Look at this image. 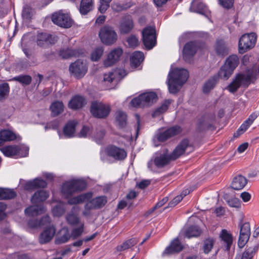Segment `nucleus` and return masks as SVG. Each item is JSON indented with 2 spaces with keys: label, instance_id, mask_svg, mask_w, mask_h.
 I'll use <instances>...</instances> for the list:
<instances>
[{
  "label": "nucleus",
  "instance_id": "obj_32",
  "mask_svg": "<svg viewBox=\"0 0 259 259\" xmlns=\"http://www.w3.org/2000/svg\"><path fill=\"white\" fill-rule=\"evenodd\" d=\"M144 54L140 51L134 52L130 58L131 66L133 67H138L144 60Z\"/></svg>",
  "mask_w": 259,
  "mask_h": 259
},
{
  "label": "nucleus",
  "instance_id": "obj_7",
  "mask_svg": "<svg viewBox=\"0 0 259 259\" xmlns=\"http://www.w3.org/2000/svg\"><path fill=\"white\" fill-rule=\"evenodd\" d=\"M110 110L109 105L98 101L93 102L90 107L91 113L98 118H106L109 115Z\"/></svg>",
  "mask_w": 259,
  "mask_h": 259
},
{
  "label": "nucleus",
  "instance_id": "obj_52",
  "mask_svg": "<svg viewBox=\"0 0 259 259\" xmlns=\"http://www.w3.org/2000/svg\"><path fill=\"white\" fill-rule=\"evenodd\" d=\"M2 151L5 155L10 157L16 154V147L15 146H8L4 147Z\"/></svg>",
  "mask_w": 259,
  "mask_h": 259
},
{
  "label": "nucleus",
  "instance_id": "obj_50",
  "mask_svg": "<svg viewBox=\"0 0 259 259\" xmlns=\"http://www.w3.org/2000/svg\"><path fill=\"white\" fill-rule=\"evenodd\" d=\"M112 0H99V6L98 7L99 11L104 14L110 7V4Z\"/></svg>",
  "mask_w": 259,
  "mask_h": 259
},
{
  "label": "nucleus",
  "instance_id": "obj_31",
  "mask_svg": "<svg viewBox=\"0 0 259 259\" xmlns=\"http://www.w3.org/2000/svg\"><path fill=\"white\" fill-rule=\"evenodd\" d=\"M77 122L74 120L69 121L64 126L63 134L67 138L73 137L76 130Z\"/></svg>",
  "mask_w": 259,
  "mask_h": 259
},
{
  "label": "nucleus",
  "instance_id": "obj_30",
  "mask_svg": "<svg viewBox=\"0 0 259 259\" xmlns=\"http://www.w3.org/2000/svg\"><path fill=\"white\" fill-rule=\"evenodd\" d=\"M49 197V192L44 190L36 191L31 198L32 203H36L45 201Z\"/></svg>",
  "mask_w": 259,
  "mask_h": 259
},
{
  "label": "nucleus",
  "instance_id": "obj_62",
  "mask_svg": "<svg viewBox=\"0 0 259 259\" xmlns=\"http://www.w3.org/2000/svg\"><path fill=\"white\" fill-rule=\"evenodd\" d=\"M35 188H46L47 186V183L46 181L41 178H35L34 179Z\"/></svg>",
  "mask_w": 259,
  "mask_h": 259
},
{
  "label": "nucleus",
  "instance_id": "obj_58",
  "mask_svg": "<svg viewBox=\"0 0 259 259\" xmlns=\"http://www.w3.org/2000/svg\"><path fill=\"white\" fill-rule=\"evenodd\" d=\"M32 80V78L30 75H24L17 76V81L21 83L23 85H29Z\"/></svg>",
  "mask_w": 259,
  "mask_h": 259
},
{
  "label": "nucleus",
  "instance_id": "obj_46",
  "mask_svg": "<svg viewBox=\"0 0 259 259\" xmlns=\"http://www.w3.org/2000/svg\"><path fill=\"white\" fill-rule=\"evenodd\" d=\"M258 250L257 246L247 248L242 253L241 259H251Z\"/></svg>",
  "mask_w": 259,
  "mask_h": 259
},
{
  "label": "nucleus",
  "instance_id": "obj_9",
  "mask_svg": "<svg viewBox=\"0 0 259 259\" xmlns=\"http://www.w3.org/2000/svg\"><path fill=\"white\" fill-rule=\"evenodd\" d=\"M142 39L145 48L148 50L152 49L156 45V37L154 28L148 26L142 32Z\"/></svg>",
  "mask_w": 259,
  "mask_h": 259
},
{
  "label": "nucleus",
  "instance_id": "obj_28",
  "mask_svg": "<svg viewBox=\"0 0 259 259\" xmlns=\"http://www.w3.org/2000/svg\"><path fill=\"white\" fill-rule=\"evenodd\" d=\"M71 238V235L69 229L67 227L62 228L60 234L58 235L55 240L56 244H61L67 242Z\"/></svg>",
  "mask_w": 259,
  "mask_h": 259
},
{
  "label": "nucleus",
  "instance_id": "obj_21",
  "mask_svg": "<svg viewBox=\"0 0 259 259\" xmlns=\"http://www.w3.org/2000/svg\"><path fill=\"white\" fill-rule=\"evenodd\" d=\"M189 146V141L187 139H183L170 154L172 160H175L183 155Z\"/></svg>",
  "mask_w": 259,
  "mask_h": 259
},
{
  "label": "nucleus",
  "instance_id": "obj_33",
  "mask_svg": "<svg viewBox=\"0 0 259 259\" xmlns=\"http://www.w3.org/2000/svg\"><path fill=\"white\" fill-rule=\"evenodd\" d=\"M138 242L139 239L137 238H133L128 239L121 244L118 245L116 247V250L119 252L124 251L134 246Z\"/></svg>",
  "mask_w": 259,
  "mask_h": 259
},
{
  "label": "nucleus",
  "instance_id": "obj_43",
  "mask_svg": "<svg viewBox=\"0 0 259 259\" xmlns=\"http://www.w3.org/2000/svg\"><path fill=\"white\" fill-rule=\"evenodd\" d=\"M66 220L67 223L71 226L80 225V219L77 214H74L73 211L68 213L66 215Z\"/></svg>",
  "mask_w": 259,
  "mask_h": 259
},
{
  "label": "nucleus",
  "instance_id": "obj_24",
  "mask_svg": "<svg viewBox=\"0 0 259 259\" xmlns=\"http://www.w3.org/2000/svg\"><path fill=\"white\" fill-rule=\"evenodd\" d=\"M215 121V115L212 114L210 116L204 115L200 120L198 126L200 131L208 129L213 126Z\"/></svg>",
  "mask_w": 259,
  "mask_h": 259
},
{
  "label": "nucleus",
  "instance_id": "obj_2",
  "mask_svg": "<svg viewBox=\"0 0 259 259\" xmlns=\"http://www.w3.org/2000/svg\"><path fill=\"white\" fill-rule=\"evenodd\" d=\"M87 188L86 182L79 179H72L63 183L61 192L63 196L66 199L71 197L76 193L80 192Z\"/></svg>",
  "mask_w": 259,
  "mask_h": 259
},
{
  "label": "nucleus",
  "instance_id": "obj_1",
  "mask_svg": "<svg viewBox=\"0 0 259 259\" xmlns=\"http://www.w3.org/2000/svg\"><path fill=\"white\" fill-rule=\"evenodd\" d=\"M189 77L187 70L183 68H175L170 71L167 76V85L169 92L176 94L186 82Z\"/></svg>",
  "mask_w": 259,
  "mask_h": 259
},
{
  "label": "nucleus",
  "instance_id": "obj_18",
  "mask_svg": "<svg viewBox=\"0 0 259 259\" xmlns=\"http://www.w3.org/2000/svg\"><path fill=\"white\" fill-rule=\"evenodd\" d=\"M190 10L191 12L199 13L209 18L210 16V12L207 7L201 1V0H193L191 3Z\"/></svg>",
  "mask_w": 259,
  "mask_h": 259
},
{
  "label": "nucleus",
  "instance_id": "obj_15",
  "mask_svg": "<svg viewBox=\"0 0 259 259\" xmlns=\"http://www.w3.org/2000/svg\"><path fill=\"white\" fill-rule=\"evenodd\" d=\"M107 155L114 159L121 161L125 159L127 153L124 149L114 145L109 146L106 149Z\"/></svg>",
  "mask_w": 259,
  "mask_h": 259
},
{
  "label": "nucleus",
  "instance_id": "obj_39",
  "mask_svg": "<svg viewBox=\"0 0 259 259\" xmlns=\"http://www.w3.org/2000/svg\"><path fill=\"white\" fill-rule=\"evenodd\" d=\"M95 209H100L104 206L107 202V198L105 196L96 197L91 200Z\"/></svg>",
  "mask_w": 259,
  "mask_h": 259
},
{
  "label": "nucleus",
  "instance_id": "obj_59",
  "mask_svg": "<svg viewBox=\"0 0 259 259\" xmlns=\"http://www.w3.org/2000/svg\"><path fill=\"white\" fill-rule=\"evenodd\" d=\"M92 209H95L91 201H90L85 204L84 206V210L82 212V214L86 217H90L92 214L91 210Z\"/></svg>",
  "mask_w": 259,
  "mask_h": 259
},
{
  "label": "nucleus",
  "instance_id": "obj_60",
  "mask_svg": "<svg viewBox=\"0 0 259 259\" xmlns=\"http://www.w3.org/2000/svg\"><path fill=\"white\" fill-rule=\"evenodd\" d=\"M64 212L65 209L63 207L60 205L55 206L52 209V213L53 215L56 217H60L62 215Z\"/></svg>",
  "mask_w": 259,
  "mask_h": 259
},
{
  "label": "nucleus",
  "instance_id": "obj_57",
  "mask_svg": "<svg viewBox=\"0 0 259 259\" xmlns=\"http://www.w3.org/2000/svg\"><path fill=\"white\" fill-rule=\"evenodd\" d=\"M249 236H250L246 235L245 234L240 233L238 241V245L239 248H242L245 246L246 243L248 241Z\"/></svg>",
  "mask_w": 259,
  "mask_h": 259
},
{
  "label": "nucleus",
  "instance_id": "obj_63",
  "mask_svg": "<svg viewBox=\"0 0 259 259\" xmlns=\"http://www.w3.org/2000/svg\"><path fill=\"white\" fill-rule=\"evenodd\" d=\"M240 233L245 234L246 235L250 236V225L248 223H245L241 226Z\"/></svg>",
  "mask_w": 259,
  "mask_h": 259
},
{
  "label": "nucleus",
  "instance_id": "obj_16",
  "mask_svg": "<svg viewBox=\"0 0 259 259\" xmlns=\"http://www.w3.org/2000/svg\"><path fill=\"white\" fill-rule=\"evenodd\" d=\"M156 155L154 159V163L158 168L163 167L167 165L170 160H172L167 149H164L162 152L156 153Z\"/></svg>",
  "mask_w": 259,
  "mask_h": 259
},
{
  "label": "nucleus",
  "instance_id": "obj_25",
  "mask_svg": "<svg viewBox=\"0 0 259 259\" xmlns=\"http://www.w3.org/2000/svg\"><path fill=\"white\" fill-rule=\"evenodd\" d=\"M45 211L46 208L43 205H35L27 207L24 212L28 217H35L44 213Z\"/></svg>",
  "mask_w": 259,
  "mask_h": 259
},
{
  "label": "nucleus",
  "instance_id": "obj_3",
  "mask_svg": "<svg viewBox=\"0 0 259 259\" xmlns=\"http://www.w3.org/2000/svg\"><path fill=\"white\" fill-rule=\"evenodd\" d=\"M253 74L252 71L247 73H237L226 89L231 93H235L241 86L248 87L250 84Z\"/></svg>",
  "mask_w": 259,
  "mask_h": 259
},
{
  "label": "nucleus",
  "instance_id": "obj_37",
  "mask_svg": "<svg viewBox=\"0 0 259 259\" xmlns=\"http://www.w3.org/2000/svg\"><path fill=\"white\" fill-rule=\"evenodd\" d=\"M15 135L9 130H2L0 131V146L6 142L14 140Z\"/></svg>",
  "mask_w": 259,
  "mask_h": 259
},
{
  "label": "nucleus",
  "instance_id": "obj_61",
  "mask_svg": "<svg viewBox=\"0 0 259 259\" xmlns=\"http://www.w3.org/2000/svg\"><path fill=\"white\" fill-rule=\"evenodd\" d=\"M105 135V131L104 130H101L97 132L94 137L96 142L98 144H101Z\"/></svg>",
  "mask_w": 259,
  "mask_h": 259
},
{
  "label": "nucleus",
  "instance_id": "obj_6",
  "mask_svg": "<svg viewBox=\"0 0 259 259\" xmlns=\"http://www.w3.org/2000/svg\"><path fill=\"white\" fill-rule=\"evenodd\" d=\"M256 41L255 33L245 34L242 35L238 42V51L240 54H244L253 48Z\"/></svg>",
  "mask_w": 259,
  "mask_h": 259
},
{
  "label": "nucleus",
  "instance_id": "obj_41",
  "mask_svg": "<svg viewBox=\"0 0 259 259\" xmlns=\"http://www.w3.org/2000/svg\"><path fill=\"white\" fill-rule=\"evenodd\" d=\"M78 51L76 50L71 49H66L60 50L59 56L63 59H69L72 57L78 56Z\"/></svg>",
  "mask_w": 259,
  "mask_h": 259
},
{
  "label": "nucleus",
  "instance_id": "obj_10",
  "mask_svg": "<svg viewBox=\"0 0 259 259\" xmlns=\"http://www.w3.org/2000/svg\"><path fill=\"white\" fill-rule=\"evenodd\" d=\"M51 19L55 24L63 28L70 27L73 23L70 16L68 14L63 13L62 11L54 13Z\"/></svg>",
  "mask_w": 259,
  "mask_h": 259
},
{
  "label": "nucleus",
  "instance_id": "obj_4",
  "mask_svg": "<svg viewBox=\"0 0 259 259\" xmlns=\"http://www.w3.org/2000/svg\"><path fill=\"white\" fill-rule=\"evenodd\" d=\"M239 63V59L237 55H232L229 56L218 71V75L219 77L224 80H227L233 74Z\"/></svg>",
  "mask_w": 259,
  "mask_h": 259
},
{
  "label": "nucleus",
  "instance_id": "obj_19",
  "mask_svg": "<svg viewBox=\"0 0 259 259\" xmlns=\"http://www.w3.org/2000/svg\"><path fill=\"white\" fill-rule=\"evenodd\" d=\"M134 27V23L132 16L125 15L123 16L119 23V30L121 34L130 33Z\"/></svg>",
  "mask_w": 259,
  "mask_h": 259
},
{
  "label": "nucleus",
  "instance_id": "obj_20",
  "mask_svg": "<svg viewBox=\"0 0 259 259\" xmlns=\"http://www.w3.org/2000/svg\"><path fill=\"white\" fill-rule=\"evenodd\" d=\"M183 248L179 239L176 238L170 242L168 246L166 247L162 255L165 256L175 253H178L181 252L183 249Z\"/></svg>",
  "mask_w": 259,
  "mask_h": 259
},
{
  "label": "nucleus",
  "instance_id": "obj_44",
  "mask_svg": "<svg viewBox=\"0 0 259 259\" xmlns=\"http://www.w3.org/2000/svg\"><path fill=\"white\" fill-rule=\"evenodd\" d=\"M116 120L120 128L124 127L126 124V115L121 111H117L116 112Z\"/></svg>",
  "mask_w": 259,
  "mask_h": 259
},
{
  "label": "nucleus",
  "instance_id": "obj_38",
  "mask_svg": "<svg viewBox=\"0 0 259 259\" xmlns=\"http://www.w3.org/2000/svg\"><path fill=\"white\" fill-rule=\"evenodd\" d=\"M201 230L197 226H191L188 227L185 232V236L188 238L197 237L200 235Z\"/></svg>",
  "mask_w": 259,
  "mask_h": 259
},
{
  "label": "nucleus",
  "instance_id": "obj_64",
  "mask_svg": "<svg viewBox=\"0 0 259 259\" xmlns=\"http://www.w3.org/2000/svg\"><path fill=\"white\" fill-rule=\"evenodd\" d=\"M228 205L233 207L238 208L240 206L241 203L239 199L236 198H232L228 201Z\"/></svg>",
  "mask_w": 259,
  "mask_h": 259
},
{
  "label": "nucleus",
  "instance_id": "obj_14",
  "mask_svg": "<svg viewBox=\"0 0 259 259\" xmlns=\"http://www.w3.org/2000/svg\"><path fill=\"white\" fill-rule=\"evenodd\" d=\"M57 37L47 33H39L37 36L36 42L42 48L48 47L50 45H54L57 41Z\"/></svg>",
  "mask_w": 259,
  "mask_h": 259
},
{
  "label": "nucleus",
  "instance_id": "obj_5",
  "mask_svg": "<svg viewBox=\"0 0 259 259\" xmlns=\"http://www.w3.org/2000/svg\"><path fill=\"white\" fill-rule=\"evenodd\" d=\"M157 99V95L155 92H146L133 99L130 104L134 107L144 108L151 105L156 101Z\"/></svg>",
  "mask_w": 259,
  "mask_h": 259
},
{
  "label": "nucleus",
  "instance_id": "obj_45",
  "mask_svg": "<svg viewBox=\"0 0 259 259\" xmlns=\"http://www.w3.org/2000/svg\"><path fill=\"white\" fill-rule=\"evenodd\" d=\"M217 82V77L213 76L210 78L204 83L203 88V91L204 93H209L215 85Z\"/></svg>",
  "mask_w": 259,
  "mask_h": 259
},
{
  "label": "nucleus",
  "instance_id": "obj_8",
  "mask_svg": "<svg viewBox=\"0 0 259 259\" xmlns=\"http://www.w3.org/2000/svg\"><path fill=\"white\" fill-rule=\"evenodd\" d=\"M101 41L106 45H111L117 39V34L114 29L109 26L102 28L99 33Z\"/></svg>",
  "mask_w": 259,
  "mask_h": 259
},
{
  "label": "nucleus",
  "instance_id": "obj_22",
  "mask_svg": "<svg viewBox=\"0 0 259 259\" xmlns=\"http://www.w3.org/2000/svg\"><path fill=\"white\" fill-rule=\"evenodd\" d=\"M56 232L53 226L46 229L40 235L39 242L40 244H46L50 241L54 236Z\"/></svg>",
  "mask_w": 259,
  "mask_h": 259
},
{
  "label": "nucleus",
  "instance_id": "obj_23",
  "mask_svg": "<svg viewBox=\"0 0 259 259\" xmlns=\"http://www.w3.org/2000/svg\"><path fill=\"white\" fill-rule=\"evenodd\" d=\"M220 238L223 242L224 249L229 251L233 243V236L227 230L223 229L220 234Z\"/></svg>",
  "mask_w": 259,
  "mask_h": 259
},
{
  "label": "nucleus",
  "instance_id": "obj_53",
  "mask_svg": "<svg viewBox=\"0 0 259 259\" xmlns=\"http://www.w3.org/2000/svg\"><path fill=\"white\" fill-rule=\"evenodd\" d=\"M9 92V87L8 83H4L0 84V100L5 99Z\"/></svg>",
  "mask_w": 259,
  "mask_h": 259
},
{
  "label": "nucleus",
  "instance_id": "obj_54",
  "mask_svg": "<svg viewBox=\"0 0 259 259\" xmlns=\"http://www.w3.org/2000/svg\"><path fill=\"white\" fill-rule=\"evenodd\" d=\"M84 228V224L81 223L80 224V226L78 228H76L73 229L72 230L71 237H72L73 239L77 238L79 237L82 233L83 231Z\"/></svg>",
  "mask_w": 259,
  "mask_h": 259
},
{
  "label": "nucleus",
  "instance_id": "obj_12",
  "mask_svg": "<svg viewBox=\"0 0 259 259\" xmlns=\"http://www.w3.org/2000/svg\"><path fill=\"white\" fill-rule=\"evenodd\" d=\"M72 75L77 79L83 77L88 71L87 64L80 60H77L71 63L69 68Z\"/></svg>",
  "mask_w": 259,
  "mask_h": 259
},
{
  "label": "nucleus",
  "instance_id": "obj_47",
  "mask_svg": "<svg viewBox=\"0 0 259 259\" xmlns=\"http://www.w3.org/2000/svg\"><path fill=\"white\" fill-rule=\"evenodd\" d=\"M15 195V192L9 189L0 188V199H9L13 198Z\"/></svg>",
  "mask_w": 259,
  "mask_h": 259
},
{
  "label": "nucleus",
  "instance_id": "obj_29",
  "mask_svg": "<svg viewBox=\"0 0 259 259\" xmlns=\"http://www.w3.org/2000/svg\"><path fill=\"white\" fill-rule=\"evenodd\" d=\"M247 183L246 178L242 175H238L235 177L231 183V188L235 190L242 189Z\"/></svg>",
  "mask_w": 259,
  "mask_h": 259
},
{
  "label": "nucleus",
  "instance_id": "obj_34",
  "mask_svg": "<svg viewBox=\"0 0 259 259\" xmlns=\"http://www.w3.org/2000/svg\"><path fill=\"white\" fill-rule=\"evenodd\" d=\"M50 109L53 116H58L63 111L64 104L62 101H54L51 104Z\"/></svg>",
  "mask_w": 259,
  "mask_h": 259
},
{
  "label": "nucleus",
  "instance_id": "obj_13",
  "mask_svg": "<svg viewBox=\"0 0 259 259\" xmlns=\"http://www.w3.org/2000/svg\"><path fill=\"white\" fill-rule=\"evenodd\" d=\"M182 131V128L179 125L171 126L165 131L160 133L157 136V140L159 142H165L170 138L179 135Z\"/></svg>",
  "mask_w": 259,
  "mask_h": 259
},
{
  "label": "nucleus",
  "instance_id": "obj_27",
  "mask_svg": "<svg viewBox=\"0 0 259 259\" xmlns=\"http://www.w3.org/2000/svg\"><path fill=\"white\" fill-rule=\"evenodd\" d=\"M214 50L217 55L224 57L228 54L229 49L224 40L217 39L214 46Z\"/></svg>",
  "mask_w": 259,
  "mask_h": 259
},
{
  "label": "nucleus",
  "instance_id": "obj_26",
  "mask_svg": "<svg viewBox=\"0 0 259 259\" xmlns=\"http://www.w3.org/2000/svg\"><path fill=\"white\" fill-rule=\"evenodd\" d=\"M85 103V99L84 97L76 95L72 97L69 102L68 107L71 109L76 110L82 108Z\"/></svg>",
  "mask_w": 259,
  "mask_h": 259
},
{
  "label": "nucleus",
  "instance_id": "obj_42",
  "mask_svg": "<svg viewBox=\"0 0 259 259\" xmlns=\"http://www.w3.org/2000/svg\"><path fill=\"white\" fill-rule=\"evenodd\" d=\"M35 14V11L28 5H25L23 7L22 11V17L23 19L28 20L32 19Z\"/></svg>",
  "mask_w": 259,
  "mask_h": 259
},
{
  "label": "nucleus",
  "instance_id": "obj_40",
  "mask_svg": "<svg viewBox=\"0 0 259 259\" xmlns=\"http://www.w3.org/2000/svg\"><path fill=\"white\" fill-rule=\"evenodd\" d=\"M215 239L213 237H207L203 242L202 249L205 254H208L212 250Z\"/></svg>",
  "mask_w": 259,
  "mask_h": 259
},
{
  "label": "nucleus",
  "instance_id": "obj_51",
  "mask_svg": "<svg viewBox=\"0 0 259 259\" xmlns=\"http://www.w3.org/2000/svg\"><path fill=\"white\" fill-rule=\"evenodd\" d=\"M104 52V48L102 47L97 48L91 54V59L92 61H98L102 56Z\"/></svg>",
  "mask_w": 259,
  "mask_h": 259
},
{
  "label": "nucleus",
  "instance_id": "obj_11",
  "mask_svg": "<svg viewBox=\"0 0 259 259\" xmlns=\"http://www.w3.org/2000/svg\"><path fill=\"white\" fill-rule=\"evenodd\" d=\"M201 46V42L198 40L190 41L187 42L184 46L183 51L184 59L190 62Z\"/></svg>",
  "mask_w": 259,
  "mask_h": 259
},
{
  "label": "nucleus",
  "instance_id": "obj_35",
  "mask_svg": "<svg viewBox=\"0 0 259 259\" xmlns=\"http://www.w3.org/2000/svg\"><path fill=\"white\" fill-rule=\"evenodd\" d=\"M93 8V0H81L79 12L81 15H87L92 10Z\"/></svg>",
  "mask_w": 259,
  "mask_h": 259
},
{
  "label": "nucleus",
  "instance_id": "obj_55",
  "mask_svg": "<svg viewBox=\"0 0 259 259\" xmlns=\"http://www.w3.org/2000/svg\"><path fill=\"white\" fill-rule=\"evenodd\" d=\"M250 125L248 123L246 122V121L245 120L238 130L234 133V137L235 138H237L240 135L243 134L248 128Z\"/></svg>",
  "mask_w": 259,
  "mask_h": 259
},
{
  "label": "nucleus",
  "instance_id": "obj_36",
  "mask_svg": "<svg viewBox=\"0 0 259 259\" xmlns=\"http://www.w3.org/2000/svg\"><path fill=\"white\" fill-rule=\"evenodd\" d=\"M91 196V193H84L72 198L70 197L68 203L70 205L77 204L90 199Z\"/></svg>",
  "mask_w": 259,
  "mask_h": 259
},
{
  "label": "nucleus",
  "instance_id": "obj_56",
  "mask_svg": "<svg viewBox=\"0 0 259 259\" xmlns=\"http://www.w3.org/2000/svg\"><path fill=\"white\" fill-rule=\"evenodd\" d=\"M126 41L130 48H135L139 44L138 38L135 35H131L128 37Z\"/></svg>",
  "mask_w": 259,
  "mask_h": 259
},
{
  "label": "nucleus",
  "instance_id": "obj_17",
  "mask_svg": "<svg viewBox=\"0 0 259 259\" xmlns=\"http://www.w3.org/2000/svg\"><path fill=\"white\" fill-rule=\"evenodd\" d=\"M123 54V50L121 48H116L112 50L108 55L107 58L104 61V65L108 67L119 61Z\"/></svg>",
  "mask_w": 259,
  "mask_h": 259
},
{
  "label": "nucleus",
  "instance_id": "obj_48",
  "mask_svg": "<svg viewBox=\"0 0 259 259\" xmlns=\"http://www.w3.org/2000/svg\"><path fill=\"white\" fill-rule=\"evenodd\" d=\"M29 154V147L22 144L17 145V158L27 157Z\"/></svg>",
  "mask_w": 259,
  "mask_h": 259
},
{
  "label": "nucleus",
  "instance_id": "obj_49",
  "mask_svg": "<svg viewBox=\"0 0 259 259\" xmlns=\"http://www.w3.org/2000/svg\"><path fill=\"white\" fill-rule=\"evenodd\" d=\"M171 104V100H165L164 103L159 107L153 113V116L155 115H158L161 113H162L164 112H165L169 105Z\"/></svg>",
  "mask_w": 259,
  "mask_h": 259
}]
</instances>
